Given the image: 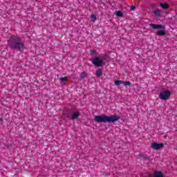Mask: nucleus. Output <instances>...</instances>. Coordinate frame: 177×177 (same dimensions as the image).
I'll return each mask as SVG.
<instances>
[{
    "instance_id": "obj_1",
    "label": "nucleus",
    "mask_w": 177,
    "mask_h": 177,
    "mask_svg": "<svg viewBox=\"0 0 177 177\" xmlns=\"http://www.w3.org/2000/svg\"><path fill=\"white\" fill-rule=\"evenodd\" d=\"M7 42L12 50H18V52L24 50V41L17 35L10 36Z\"/></svg>"
},
{
    "instance_id": "obj_2",
    "label": "nucleus",
    "mask_w": 177,
    "mask_h": 177,
    "mask_svg": "<svg viewBox=\"0 0 177 177\" xmlns=\"http://www.w3.org/2000/svg\"><path fill=\"white\" fill-rule=\"evenodd\" d=\"M120 118V117L117 115H104V113H102L101 115H95L94 117V121H95V122H97V124L100 122H108L109 124H114V122H117V121H118Z\"/></svg>"
},
{
    "instance_id": "obj_3",
    "label": "nucleus",
    "mask_w": 177,
    "mask_h": 177,
    "mask_svg": "<svg viewBox=\"0 0 177 177\" xmlns=\"http://www.w3.org/2000/svg\"><path fill=\"white\" fill-rule=\"evenodd\" d=\"M159 97L161 100H168L171 97V91L167 90L161 91L159 94Z\"/></svg>"
},
{
    "instance_id": "obj_4",
    "label": "nucleus",
    "mask_w": 177,
    "mask_h": 177,
    "mask_svg": "<svg viewBox=\"0 0 177 177\" xmlns=\"http://www.w3.org/2000/svg\"><path fill=\"white\" fill-rule=\"evenodd\" d=\"M91 63L96 67H102L103 66V60L100 59L99 57H94L91 60Z\"/></svg>"
},
{
    "instance_id": "obj_5",
    "label": "nucleus",
    "mask_w": 177,
    "mask_h": 177,
    "mask_svg": "<svg viewBox=\"0 0 177 177\" xmlns=\"http://www.w3.org/2000/svg\"><path fill=\"white\" fill-rule=\"evenodd\" d=\"M151 147L153 149V150H160V149H162L164 147L163 143H157V142H152L151 145Z\"/></svg>"
},
{
    "instance_id": "obj_6",
    "label": "nucleus",
    "mask_w": 177,
    "mask_h": 177,
    "mask_svg": "<svg viewBox=\"0 0 177 177\" xmlns=\"http://www.w3.org/2000/svg\"><path fill=\"white\" fill-rule=\"evenodd\" d=\"M151 27L153 29V30H160L161 28H165V26L162 25H159V24H151Z\"/></svg>"
},
{
    "instance_id": "obj_7",
    "label": "nucleus",
    "mask_w": 177,
    "mask_h": 177,
    "mask_svg": "<svg viewBox=\"0 0 177 177\" xmlns=\"http://www.w3.org/2000/svg\"><path fill=\"white\" fill-rule=\"evenodd\" d=\"M152 12L155 15V17H156L157 19L161 17V10L156 9V10H153Z\"/></svg>"
},
{
    "instance_id": "obj_8",
    "label": "nucleus",
    "mask_w": 177,
    "mask_h": 177,
    "mask_svg": "<svg viewBox=\"0 0 177 177\" xmlns=\"http://www.w3.org/2000/svg\"><path fill=\"white\" fill-rule=\"evenodd\" d=\"M80 115H81V113H80L79 111H76V112L72 113L71 120H77V118H78Z\"/></svg>"
},
{
    "instance_id": "obj_9",
    "label": "nucleus",
    "mask_w": 177,
    "mask_h": 177,
    "mask_svg": "<svg viewBox=\"0 0 177 177\" xmlns=\"http://www.w3.org/2000/svg\"><path fill=\"white\" fill-rule=\"evenodd\" d=\"M154 177H164V174H162V172L155 171L153 174Z\"/></svg>"
},
{
    "instance_id": "obj_10",
    "label": "nucleus",
    "mask_w": 177,
    "mask_h": 177,
    "mask_svg": "<svg viewBox=\"0 0 177 177\" xmlns=\"http://www.w3.org/2000/svg\"><path fill=\"white\" fill-rule=\"evenodd\" d=\"M140 160H150V158L143 153L140 154Z\"/></svg>"
},
{
    "instance_id": "obj_11",
    "label": "nucleus",
    "mask_w": 177,
    "mask_h": 177,
    "mask_svg": "<svg viewBox=\"0 0 177 177\" xmlns=\"http://www.w3.org/2000/svg\"><path fill=\"white\" fill-rule=\"evenodd\" d=\"M96 75L97 77H102V75H103V71H102V68H99L97 69Z\"/></svg>"
},
{
    "instance_id": "obj_12",
    "label": "nucleus",
    "mask_w": 177,
    "mask_h": 177,
    "mask_svg": "<svg viewBox=\"0 0 177 177\" xmlns=\"http://www.w3.org/2000/svg\"><path fill=\"white\" fill-rule=\"evenodd\" d=\"M73 115V113H71V111H66L65 113H64V115L65 117H66V118H70L71 120V115Z\"/></svg>"
},
{
    "instance_id": "obj_13",
    "label": "nucleus",
    "mask_w": 177,
    "mask_h": 177,
    "mask_svg": "<svg viewBox=\"0 0 177 177\" xmlns=\"http://www.w3.org/2000/svg\"><path fill=\"white\" fill-rule=\"evenodd\" d=\"M160 6H161V8H162V9H169V5H168L167 3H160Z\"/></svg>"
},
{
    "instance_id": "obj_14",
    "label": "nucleus",
    "mask_w": 177,
    "mask_h": 177,
    "mask_svg": "<svg viewBox=\"0 0 177 177\" xmlns=\"http://www.w3.org/2000/svg\"><path fill=\"white\" fill-rule=\"evenodd\" d=\"M167 34V32L164 30H159L158 32H157L156 33V35H160V36H162V35H165Z\"/></svg>"
},
{
    "instance_id": "obj_15",
    "label": "nucleus",
    "mask_w": 177,
    "mask_h": 177,
    "mask_svg": "<svg viewBox=\"0 0 177 177\" xmlns=\"http://www.w3.org/2000/svg\"><path fill=\"white\" fill-rule=\"evenodd\" d=\"M115 15L116 16H118V17H121L123 16L124 14L122 13V11H117L115 12Z\"/></svg>"
},
{
    "instance_id": "obj_16",
    "label": "nucleus",
    "mask_w": 177,
    "mask_h": 177,
    "mask_svg": "<svg viewBox=\"0 0 177 177\" xmlns=\"http://www.w3.org/2000/svg\"><path fill=\"white\" fill-rule=\"evenodd\" d=\"M91 21H96V20H97V18L96 17V15H91Z\"/></svg>"
},
{
    "instance_id": "obj_17",
    "label": "nucleus",
    "mask_w": 177,
    "mask_h": 177,
    "mask_svg": "<svg viewBox=\"0 0 177 177\" xmlns=\"http://www.w3.org/2000/svg\"><path fill=\"white\" fill-rule=\"evenodd\" d=\"M121 84H122V80H115V85H116V86L121 85Z\"/></svg>"
},
{
    "instance_id": "obj_18",
    "label": "nucleus",
    "mask_w": 177,
    "mask_h": 177,
    "mask_svg": "<svg viewBox=\"0 0 177 177\" xmlns=\"http://www.w3.org/2000/svg\"><path fill=\"white\" fill-rule=\"evenodd\" d=\"M80 78H85V77H86V73H85V72L81 73L80 75Z\"/></svg>"
},
{
    "instance_id": "obj_19",
    "label": "nucleus",
    "mask_w": 177,
    "mask_h": 177,
    "mask_svg": "<svg viewBox=\"0 0 177 177\" xmlns=\"http://www.w3.org/2000/svg\"><path fill=\"white\" fill-rule=\"evenodd\" d=\"M59 80L62 81V82H66V81H67V77H59Z\"/></svg>"
},
{
    "instance_id": "obj_20",
    "label": "nucleus",
    "mask_w": 177,
    "mask_h": 177,
    "mask_svg": "<svg viewBox=\"0 0 177 177\" xmlns=\"http://www.w3.org/2000/svg\"><path fill=\"white\" fill-rule=\"evenodd\" d=\"M122 84L125 85V86L131 85V82H124V81H122Z\"/></svg>"
},
{
    "instance_id": "obj_21",
    "label": "nucleus",
    "mask_w": 177,
    "mask_h": 177,
    "mask_svg": "<svg viewBox=\"0 0 177 177\" xmlns=\"http://www.w3.org/2000/svg\"><path fill=\"white\" fill-rule=\"evenodd\" d=\"M135 9H136L135 6H131V10H135Z\"/></svg>"
},
{
    "instance_id": "obj_22",
    "label": "nucleus",
    "mask_w": 177,
    "mask_h": 177,
    "mask_svg": "<svg viewBox=\"0 0 177 177\" xmlns=\"http://www.w3.org/2000/svg\"><path fill=\"white\" fill-rule=\"evenodd\" d=\"M149 176L151 177V176H153V174H149Z\"/></svg>"
},
{
    "instance_id": "obj_23",
    "label": "nucleus",
    "mask_w": 177,
    "mask_h": 177,
    "mask_svg": "<svg viewBox=\"0 0 177 177\" xmlns=\"http://www.w3.org/2000/svg\"><path fill=\"white\" fill-rule=\"evenodd\" d=\"M91 55H93V53H92V51L91 52Z\"/></svg>"
}]
</instances>
